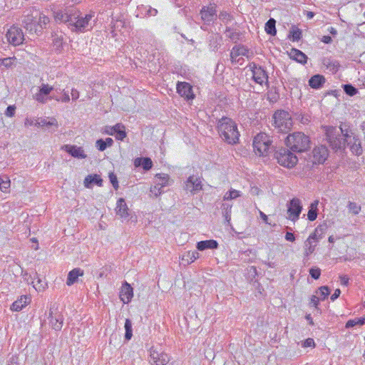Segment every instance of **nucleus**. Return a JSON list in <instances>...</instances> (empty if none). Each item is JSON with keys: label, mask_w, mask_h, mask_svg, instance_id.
<instances>
[{"label": "nucleus", "mask_w": 365, "mask_h": 365, "mask_svg": "<svg viewBox=\"0 0 365 365\" xmlns=\"http://www.w3.org/2000/svg\"><path fill=\"white\" fill-rule=\"evenodd\" d=\"M49 22L50 19L47 16L39 10L31 8L29 13L24 16L23 25L29 33L38 34L46 28Z\"/></svg>", "instance_id": "1"}, {"label": "nucleus", "mask_w": 365, "mask_h": 365, "mask_svg": "<svg viewBox=\"0 0 365 365\" xmlns=\"http://www.w3.org/2000/svg\"><path fill=\"white\" fill-rule=\"evenodd\" d=\"M217 131L220 138L228 144L238 143L240 132L236 123L231 118L223 117L217 123Z\"/></svg>", "instance_id": "2"}, {"label": "nucleus", "mask_w": 365, "mask_h": 365, "mask_svg": "<svg viewBox=\"0 0 365 365\" xmlns=\"http://www.w3.org/2000/svg\"><path fill=\"white\" fill-rule=\"evenodd\" d=\"M287 145L293 151L304 152L310 148L309 137L302 132H294L287 137Z\"/></svg>", "instance_id": "3"}, {"label": "nucleus", "mask_w": 365, "mask_h": 365, "mask_svg": "<svg viewBox=\"0 0 365 365\" xmlns=\"http://www.w3.org/2000/svg\"><path fill=\"white\" fill-rule=\"evenodd\" d=\"M274 127L280 132L287 133L293 125L292 119L289 112L277 110L272 116Z\"/></svg>", "instance_id": "4"}, {"label": "nucleus", "mask_w": 365, "mask_h": 365, "mask_svg": "<svg viewBox=\"0 0 365 365\" xmlns=\"http://www.w3.org/2000/svg\"><path fill=\"white\" fill-rule=\"evenodd\" d=\"M272 140L265 133H259L253 139V148L256 155L266 156L269 150Z\"/></svg>", "instance_id": "5"}, {"label": "nucleus", "mask_w": 365, "mask_h": 365, "mask_svg": "<svg viewBox=\"0 0 365 365\" xmlns=\"http://www.w3.org/2000/svg\"><path fill=\"white\" fill-rule=\"evenodd\" d=\"M93 15L86 14L85 16H80V12L76 10L73 13V21L71 23V30L76 31H85L92 27L91 20Z\"/></svg>", "instance_id": "6"}, {"label": "nucleus", "mask_w": 365, "mask_h": 365, "mask_svg": "<svg viewBox=\"0 0 365 365\" xmlns=\"http://www.w3.org/2000/svg\"><path fill=\"white\" fill-rule=\"evenodd\" d=\"M275 157L280 165L288 168L294 167L298 162L296 155L287 148L279 149L276 152Z\"/></svg>", "instance_id": "7"}, {"label": "nucleus", "mask_w": 365, "mask_h": 365, "mask_svg": "<svg viewBox=\"0 0 365 365\" xmlns=\"http://www.w3.org/2000/svg\"><path fill=\"white\" fill-rule=\"evenodd\" d=\"M169 175L165 173L156 174L154 179L155 185L150 187V192L155 197L164 192L163 188L172 184Z\"/></svg>", "instance_id": "8"}, {"label": "nucleus", "mask_w": 365, "mask_h": 365, "mask_svg": "<svg viewBox=\"0 0 365 365\" xmlns=\"http://www.w3.org/2000/svg\"><path fill=\"white\" fill-rule=\"evenodd\" d=\"M170 356L161 349L152 346L149 350V363L150 365H166Z\"/></svg>", "instance_id": "9"}, {"label": "nucleus", "mask_w": 365, "mask_h": 365, "mask_svg": "<svg viewBox=\"0 0 365 365\" xmlns=\"http://www.w3.org/2000/svg\"><path fill=\"white\" fill-rule=\"evenodd\" d=\"M53 89L52 86L48 83H42L38 87L37 91L33 95V98L38 103L45 104L48 101L54 100L55 96L50 95Z\"/></svg>", "instance_id": "10"}, {"label": "nucleus", "mask_w": 365, "mask_h": 365, "mask_svg": "<svg viewBox=\"0 0 365 365\" xmlns=\"http://www.w3.org/2000/svg\"><path fill=\"white\" fill-rule=\"evenodd\" d=\"M250 58V51L247 47L242 45L235 46L230 52L232 63L242 65L244 57Z\"/></svg>", "instance_id": "11"}, {"label": "nucleus", "mask_w": 365, "mask_h": 365, "mask_svg": "<svg viewBox=\"0 0 365 365\" xmlns=\"http://www.w3.org/2000/svg\"><path fill=\"white\" fill-rule=\"evenodd\" d=\"M320 239L321 235L319 232V229L316 228L315 230L309 235V237L304 242V255L305 257H308L314 252L317 244Z\"/></svg>", "instance_id": "12"}, {"label": "nucleus", "mask_w": 365, "mask_h": 365, "mask_svg": "<svg viewBox=\"0 0 365 365\" xmlns=\"http://www.w3.org/2000/svg\"><path fill=\"white\" fill-rule=\"evenodd\" d=\"M6 37L8 42L14 46H19L24 41V35L22 30L14 26L7 31Z\"/></svg>", "instance_id": "13"}, {"label": "nucleus", "mask_w": 365, "mask_h": 365, "mask_svg": "<svg viewBox=\"0 0 365 365\" xmlns=\"http://www.w3.org/2000/svg\"><path fill=\"white\" fill-rule=\"evenodd\" d=\"M184 189L186 191L195 194L202 190V182L200 177L190 176L184 183Z\"/></svg>", "instance_id": "14"}, {"label": "nucleus", "mask_w": 365, "mask_h": 365, "mask_svg": "<svg viewBox=\"0 0 365 365\" xmlns=\"http://www.w3.org/2000/svg\"><path fill=\"white\" fill-rule=\"evenodd\" d=\"M252 79L254 81L261 86L268 85V75L267 72L260 66L253 63L251 66Z\"/></svg>", "instance_id": "15"}, {"label": "nucleus", "mask_w": 365, "mask_h": 365, "mask_svg": "<svg viewBox=\"0 0 365 365\" xmlns=\"http://www.w3.org/2000/svg\"><path fill=\"white\" fill-rule=\"evenodd\" d=\"M302 210V206L300 200L298 198H293L288 205V219L293 222L297 220Z\"/></svg>", "instance_id": "16"}, {"label": "nucleus", "mask_w": 365, "mask_h": 365, "mask_svg": "<svg viewBox=\"0 0 365 365\" xmlns=\"http://www.w3.org/2000/svg\"><path fill=\"white\" fill-rule=\"evenodd\" d=\"M75 11L76 9H65L54 11V19L56 22L66 23L68 26H70L71 23L72 22V19H73V13ZM73 20L74 19H73Z\"/></svg>", "instance_id": "17"}, {"label": "nucleus", "mask_w": 365, "mask_h": 365, "mask_svg": "<svg viewBox=\"0 0 365 365\" xmlns=\"http://www.w3.org/2000/svg\"><path fill=\"white\" fill-rule=\"evenodd\" d=\"M312 154L313 163L322 164L327 160L329 152L326 146L320 145L314 148Z\"/></svg>", "instance_id": "18"}, {"label": "nucleus", "mask_w": 365, "mask_h": 365, "mask_svg": "<svg viewBox=\"0 0 365 365\" xmlns=\"http://www.w3.org/2000/svg\"><path fill=\"white\" fill-rule=\"evenodd\" d=\"M336 129L334 128H329L327 130V138L329 141L330 146L332 147L333 149H340L345 145V141L340 138H337L334 135V131Z\"/></svg>", "instance_id": "19"}, {"label": "nucleus", "mask_w": 365, "mask_h": 365, "mask_svg": "<svg viewBox=\"0 0 365 365\" xmlns=\"http://www.w3.org/2000/svg\"><path fill=\"white\" fill-rule=\"evenodd\" d=\"M201 19L206 23L213 21L217 16V10L215 4H210L207 6H203L200 11Z\"/></svg>", "instance_id": "20"}, {"label": "nucleus", "mask_w": 365, "mask_h": 365, "mask_svg": "<svg viewBox=\"0 0 365 365\" xmlns=\"http://www.w3.org/2000/svg\"><path fill=\"white\" fill-rule=\"evenodd\" d=\"M62 150L69 153L72 157L78 159H85L87 155L82 147L72 145H64L61 148Z\"/></svg>", "instance_id": "21"}, {"label": "nucleus", "mask_w": 365, "mask_h": 365, "mask_svg": "<svg viewBox=\"0 0 365 365\" xmlns=\"http://www.w3.org/2000/svg\"><path fill=\"white\" fill-rule=\"evenodd\" d=\"M178 93L185 98L190 100L194 98L192 88L190 83L186 82H178L177 84Z\"/></svg>", "instance_id": "22"}, {"label": "nucleus", "mask_w": 365, "mask_h": 365, "mask_svg": "<svg viewBox=\"0 0 365 365\" xmlns=\"http://www.w3.org/2000/svg\"><path fill=\"white\" fill-rule=\"evenodd\" d=\"M133 297V289L130 284L125 282L120 291V299L124 304H128Z\"/></svg>", "instance_id": "23"}, {"label": "nucleus", "mask_w": 365, "mask_h": 365, "mask_svg": "<svg viewBox=\"0 0 365 365\" xmlns=\"http://www.w3.org/2000/svg\"><path fill=\"white\" fill-rule=\"evenodd\" d=\"M115 213L120 218L125 220L129 216V208L123 198H119L116 203Z\"/></svg>", "instance_id": "24"}, {"label": "nucleus", "mask_w": 365, "mask_h": 365, "mask_svg": "<svg viewBox=\"0 0 365 365\" xmlns=\"http://www.w3.org/2000/svg\"><path fill=\"white\" fill-rule=\"evenodd\" d=\"M31 302V298L26 295H22L17 299L11 306L13 312H19Z\"/></svg>", "instance_id": "25"}, {"label": "nucleus", "mask_w": 365, "mask_h": 365, "mask_svg": "<svg viewBox=\"0 0 365 365\" xmlns=\"http://www.w3.org/2000/svg\"><path fill=\"white\" fill-rule=\"evenodd\" d=\"M63 317L58 312L53 313V311L50 312V324L52 328L55 330H60L63 327Z\"/></svg>", "instance_id": "26"}, {"label": "nucleus", "mask_w": 365, "mask_h": 365, "mask_svg": "<svg viewBox=\"0 0 365 365\" xmlns=\"http://www.w3.org/2000/svg\"><path fill=\"white\" fill-rule=\"evenodd\" d=\"M196 247L199 251H203L207 249L213 250L218 247V243L215 240H204L198 242L197 243Z\"/></svg>", "instance_id": "27"}, {"label": "nucleus", "mask_w": 365, "mask_h": 365, "mask_svg": "<svg viewBox=\"0 0 365 365\" xmlns=\"http://www.w3.org/2000/svg\"><path fill=\"white\" fill-rule=\"evenodd\" d=\"M200 257V254L197 251H187L184 252L180 257L182 262L187 264H191Z\"/></svg>", "instance_id": "28"}, {"label": "nucleus", "mask_w": 365, "mask_h": 365, "mask_svg": "<svg viewBox=\"0 0 365 365\" xmlns=\"http://www.w3.org/2000/svg\"><path fill=\"white\" fill-rule=\"evenodd\" d=\"M83 271L80 268H75L70 271L68 274L66 284L71 286L77 282L78 277L83 276Z\"/></svg>", "instance_id": "29"}, {"label": "nucleus", "mask_w": 365, "mask_h": 365, "mask_svg": "<svg viewBox=\"0 0 365 365\" xmlns=\"http://www.w3.org/2000/svg\"><path fill=\"white\" fill-rule=\"evenodd\" d=\"M289 56L294 61L300 63L302 64H305L307 61V56L301 51L297 48H292L290 51Z\"/></svg>", "instance_id": "30"}, {"label": "nucleus", "mask_w": 365, "mask_h": 365, "mask_svg": "<svg viewBox=\"0 0 365 365\" xmlns=\"http://www.w3.org/2000/svg\"><path fill=\"white\" fill-rule=\"evenodd\" d=\"M134 165L142 166L145 170H149L153 167V162L150 158H137L134 160Z\"/></svg>", "instance_id": "31"}, {"label": "nucleus", "mask_w": 365, "mask_h": 365, "mask_svg": "<svg viewBox=\"0 0 365 365\" xmlns=\"http://www.w3.org/2000/svg\"><path fill=\"white\" fill-rule=\"evenodd\" d=\"M35 125L39 126V127H43V126H55L56 128H58V121L56 118H38L36 120Z\"/></svg>", "instance_id": "32"}, {"label": "nucleus", "mask_w": 365, "mask_h": 365, "mask_svg": "<svg viewBox=\"0 0 365 365\" xmlns=\"http://www.w3.org/2000/svg\"><path fill=\"white\" fill-rule=\"evenodd\" d=\"M110 130L115 131L116 134L115 138L119 140H123L126 137L125 126L121 123H117L114 126L110 127Z\"/></svg>", "instance_id": "33"}, {"label": "nucleus", "mask_w": 365, "mask_h": 365, "mask_svg": "<svg viewBox=\"0 0 365 365\" xmlns=\"http://www.w3.org/2000/svg\"><path fill=\"white\" fill-rule=\"evenodd\" d=\"M102 182L103 180L98 175H88L83 181L84 186L88 188L91 187V184L92 183L101 186Z\"/></svg>", "instance_id": "34"}, {"label": "nucleus", "mask_w": 365, "mask_h": 365, "mask_svg": "<svg viewBox=\"0 0 365 365\" xmlns=\"http://www.w3.org/2000/svg\"><path fill=\"white\" fill-rule=\"evenodd\" d=\"M324 82L325 79L322 76L315 75L309 79V84L313 88H319Z\"/></svg>", "instance_id": "35"}, {"label": "nucleus", "mask_w": 365, "mask_h": 365, "mask_svg": "<svg viewBox=\"0 0 365 365\" xmlns=\"http://www.w3.org/2000/svg\"><path fill=\"white\" fill-rule=\"evenodd\" d=\"M222 213L227 224H230L231 220V213L232 205L228 202H224L222 204Z\"/></svg>", "instance_id": "36"}, {"label": "nucleus", "mask_w": 365, "mask_h": 365, "mask_svg": "<svg viewBox=\"0 0 365 365\" xmlns=\"http://www.w3.org/2000/svg\"><path fill=\"white\" fill-rule=\"evenodd\" d=\"M354 143L350 146V149L354 155L359 156L362 153V148L360 140L355 136L353 138Z\"/></svg>", "instance_id": "37"}, {"label": "nucleus", "mask_w": 365, "mask_h": 365, "mask_svg": "<svg viewBox=\"0 0 365 365\" xmlns=\"http://www.w3.org/2000/svg\"><path fill=\"white\" fill-rule=\"evenodd\" d=\"M317 205L318 201H314L310 205L309 210L307 213L309 220L314 221L317 217Z\"/></svg>", "instance_id": "38"}, {"label": "nucleus", "mask_w": 365, "mask_h": 365, "mask_svg": "<svg viewBox=\"0 0 365 365\" xmlns=\"http://www.w3.org/2000/svg\"><path fill=\"white\" fill-rule=\"evenodd\" d=\"M347 208L349 210V212L351 213L354 215H357L361 210V205L357 203L351 201H349L347 204Z\"/></svg>", "instance_id": "39"}, {"label": "nucleus", "mask_w": 365, "mask_h": 365, "mask_svg": "<svg viewBox=\"0 0 365 365\" xmlns=\"http://www.w3.org/2000/svg\"><path fill=\"white\" fill-rule=\"evenodd\" d=\"M276 21L274 19H270L265 24V31L268 34L274 36L277 33L275 28Z\"/></svg>", "instance_id": "40"}, {"label": "nucleus", "mask_w": 365, "mask_h": 365, "mask_svg": "<svg viewBox=\"0 0 365 365\" xmlns=\"http://www.w3.org/2000/svg\"><path fill=\"white\" fill-rule=\"evenodd\" d=\"M241 196V192L235 189H231L230 190L227 191L224 197V200H231L236 199Z\"/></svg>", "instance_id": "41"}, {"label": "nucleus", "mask_w": 365, "mask_h": 365, "mask_svg": "<svg viewBox=\"0 0 365 365\" xmlns=\"http://www.w3.org/2000/svg\"><path fill=\"white\" fill-rule=\"evenodd\" d=\"M364 324H365V317H362V318H355L353 319H350L346 323L345 327H346V328L349 329V328L354 327L356 325L361 326Z\"/></svg>", "instance_id": "42"}, {"label": "nucleus", "mask_w": 365, "mask_h": 365, "mask_svg": "<svg viewBox=\"0 0 365 365\" xmlns=\"http://www.w3.org/2000/svg\"><path fill=\"white\" fill-rule=\"evenodd\" d=\"M316 294L318 295L319 298L324 301L329 294V289L327 286H322L319 288L316 292Z\"/></svg>", "instance_id": "43"}, {"label": "nucleus", "mask_w": 365, "mask_h": 365, "mask_svg": "<svg viewBox=\"0 0 365 365\" xmlns=\"http://www.w3.org/2000/svg\"><path fill=\"white\" fill-rule=\"evenodd\" d=\"M125 338L126 340H130L133 336V329H132V322L129 319H126L125 322Z\"/></svg>", "instance_id": "44"}, {"label": "nucleus", "mask_w": 365, "mask_h": 365, "mask_svg": "<svg viewBox=\"0 0 365 365\" xmlns=\"http://www.w3.org/2000/svg\"><path fill=\"white\" fill-rule=\"evenodd\" d=\"M11 186V181L8 177L5 178V180L0 178V190L3 192H9Z\"/></svg>", "instance_id": "45"}, {"label": "nucleus", "mask_w": 365, "mask_h": 365, "mask_svg": "<svg viewBox=\"0 0 365 365\" xmlns=\"http://www.w3.org/2000/svg\"><path fill=\"white\" fill-rule=\"evenodd\" d=\"M16 58L9 57L5 58H0V65L4 66L6 68H10L15 64Z\"/></svg>", "instance_id": "46"}, {"label": "nucleus", "mask_w": 365, "mask_h": 365, "mask_svg": "<svg viewBox=\"0 0 365 365\" xmlns=\"http://www.w3.org/2000/svg\"><path fill=\"white\" fill-rule=\"evenodd\" d=\"M344 91L349 96H354L358 93V90L350 84L344 85Z\"/></svg>", "instance_id": "47"}, {"label": "nucleus", "mask_w": 365, "mask_h": 365, "mask_svg": "<svg viewBox=\"0 0 365 365\" xmlns=\"http://www.w3.org/2000/svg\"><path fill=\"white\" fill-rule=\"evenodd\" d=\"M110 182L115 190H118L119 187L118 181L117 176L113 173H110L108 175Z\"/></svg>", "instance_id": "48"}, {"label": "nucleus", "mask_w": 365, "mask_h": 365, "mask_svg": "<svg viewBox=\"0 0 365 365\" xmlns=\"http://www.w3.org/2000/svg\"><path fill=\"white\" fill-rule=\"evenodd\" d=\"M219 19L223 22L227 23L232 21L231 15L227 11H222L219 14Z\"/></svg>", "instance_id": "49"}, {"label": "nucleus", "mask_w": 365, "mask_h": 365, "mask_svg": "<svg viewBox=\"0 0 365 365\" xmlns=\"http://www.w3.org/2000/svg\"><path fill=\"white\" fill-rule=\"evenodd\" d=\"M309 274L314 279H318L321 275V269L318 267H312L309 269Z\"/></svg>", "instance_id": "50"}, {"label": "nucleus", "mask_w": 365, "mask_h": 365, "mask_svg": "<svg viewBox=\"0 0 365 365\" xmlns=\"http://www.w3.org/2000/svg\"><path fill=\"white\" fill-rule=\"evenodd\" d=\"M340 130H341V132L343 136L344 137V138L343 140L345 141V143L347 142L348 139L350 137H351L352 133L348 128H344L341 125L340 126Z\"/></svg>", "instance_id": "51"}, {"label": "nucleus", "mask_w": 365, "mask_h": 365, "mask_svg": "<svg viewBox=\"0 0 365 365\" xmlns=\"http://www.w3.org/2000/svg\"><path fill=\"white\" fill-rule=\"evenodd\" d=\"M54 100L58 102L61 101L62 103H68L70 101V96L67 92L63 91V97L58 98L55 96Z\"/></svg>", "instance_id": "52"}, {"label": "nucleus", "mask_w": 365, "mask_h": 365, "mask_svg": "<svg viewBox=\"0 0 365 365\" xmlns=\"http://www.w3.org/2000/svg\"><path fill=\"white\" fill-rule=\"evenodd\" d=\"M328 68H330V70L333 72H336L338 71V68L339 67V64L337 61H333V62H328L327 63L326 62L324 63Z\"/></svg>", "instance_id": "53"}, {"label": "nucleus", "mask_w": 365, "mask_h": 365, "mask_svg": "<svg viewBox=\"0 0 365 365\" xmlns=\"http://www.w3.org/2000/svg\"><path fill=\"white\" fill-rule=\"evenodd\" d=\"M96 146L100 151H103L107 148L104 140L99 139L96 142Z\"/></svg>", "instance_id": "54"}, {"label": "nucleus", "mask_w": 365, "mask_h": 365, "mask_svg": "<svg viewBox=\"0 0 365 365\" xmlns=\"http://www.w3.org/2000/svg\"><path fill=\"white\" fill-rule=\"evenodd\" d=\"M293 41H299L302 36V32L299 29H294L291 31Z\"/></svg>", "instance_id": "55"}, {"label": "nucleus", "mask_w": 365, "mask_h": 365, "mask_svg": "<svg viewBox=\"0 0 365 365\" xmlns=\"http://www.w3.org/2000/svg\"><path fill=\"white\" fill-rule=\"evenodd\" d=\"M320 301L322 300L319 298L318 295L314 294L311 297L310 305L314 307L315 308H317V306Z\"/></svg>", "instance_id": "56"}, {"label": "nucleus", "mask_w": 365, "mask_h": 365, "mask_svg": "<svg viewBox=\"0 0 365 365\" xmlns=\"http://www.w3.org/2000/svg\"><path fill=\"white\" fill-rule=\"evenodd\" d=\"M299 121L304 125L308 124L310 122V116L307 114H301Z\"/></svg>", "instance_id": "57"}, {"label": "nucleus", "mask_w": 365, "mask_h": 365, "mask_svg": "<svg viewBox=\"0 0 365 365\" xmlns=\"http://www.w3.org/2000/svg\"><path fill=\"white\" fill-rule=\"evenodd\" d=\"M315 343L313 339L308 338L302 344L303 347H314Z\"/></svg>", "instance_id": "58"}, {"label": "nucleus", "mask_w": 365, "mask_h": 365, "mask_svg": "<svg viewBox=\"0 0 365 365\" xmlns=\"http://www.w3.org/2000/svg\"><path fill=\"white\" fill-rule=\"evenodd\" d=\"M34 284V287L35 288L36 290L37 291H41V290H43L45 287L43 284H42L41 283V279H38L37 282L35 283V282H32Z\"/></svg>", "instance_id": "59"}, {"label": "nucleus", "mask_w": 365, "mask_h": 365, "mask_svg": "<svg viewBox=\"0 0 365 365\" xmlns=\"http://www.w3.org/2000/svg\"><path fill=\"white\" fill-rule=\"evenodd\" d=\"M15 108L14 106H9L6 110L5 114L9 117H12L14 115Z\"/></svg>", "instance_id": "60"}, {"label": "nucleus", "mask_w": 365, "mask_h": 365, "mask_svg": "<svg viewBox=\"0 0 365 365\" xmlns=\"http://www.w3.org/2000/svg\"><path fill=\"white\" fill-rule=\"evenodd\" d=\"M340 283L344 286H347L349 284V277L346 275H341L339 277Z\"/></svg>", "instance_id": "61"}, {"label": "nucleus", "mask_w": 365, "mask_h": 365, "mask_svg": "<svg viewBox=\"0 0 365 365\" xmlns=\"http://www.w3.org/2000/svg\"><path fill=\"white\" fill-rule=\"evenodd\" d=\"M71 94L72 99L73 101L77 100L79 98V96H80L79 91L77 89H76V88H72L71 89Z\"/></svg>", "instance_id": "62"}, {"label": "nucleus", "mask_w": 365, "mask_h": 365, "mask_svg": "<svg viewBox=\"0 0 365 365\" xmlns=\"http://www.w3.org/2000/svg\"><path fill=\"white\" fill-rule=\"evenodd\" d=\"M158 14V10L156 9L152 8L149 6L147 11V15L149 16H155Z\"/></svg>", "instance_id": "63"}, {"label": "nucleus", "mask_w": 365, "mask_h": 365, "mask_svg": "<svg viewBox=\"0 0 365 365\" xmlns=\"http://www.w3.org/2000/svg\"><path fill=\"white\" fill-rule=\"evenodd\" d=\"M285 240L289 242H294L295 240V237L293 233L287 232L285 235Z\"/></svg>", "instance_id": "64"}]
</instances>
